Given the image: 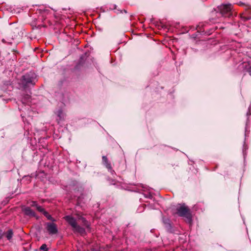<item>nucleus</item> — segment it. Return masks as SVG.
Wrapping results in <instances>:
<instances>
[{
	"label": "nucleus",
	"instance_id": "12",
	"mask_svg": "<svg viewBox=\"0 0 251 251\" xmlns=\"http://www.w3.org/2000/svg\"><path fill=\"white\" fill-rule=\"evenodd\" d=\"M30 205L32 207H37V206L38 205L37 203V202L36 201H31L30 203Z\"/></svg>",
	"mask_w": 251,
	"mask_h": 251
},
{
	"label": "nucleus",
	"instance_id": "7",
	"mask_svg": "<svg viewBox=\"0 0 251 251\" xmlns=\"http://www.w3.org/2000/svg\"><path fill=\"white\" fill-rule=\"evenodd\" d=\"M102 161L105 166H106V167L110 171L111 173H112V172H114V171L112 170L111 164L108 162V159L106 156H102Z\"/></svg>",
	"mask_w": 251,
	"mask_h": 251
},
{
	"label": "nucleus",
	"instance_id": "4",
	"mask_svg": "<svg viewBox=\"0 0 251 251\" xmlns=\"http://www.w3.org/2000/svg\"><path fill=\"white\" fill-rule=\"evenodd\" d=\"M46 228L50 234H55L58 232L56 225L53 223H47Z\"/></svg>",
	"mask_w": 251,
	"mask_h": 251
},
{
	"label": "nucleus",
	"instance_id": "1",
	"mask_svg": "<svg viewBox=\"0 0 251 251\" xmlns=\"http://www.w3.org/2000/svg\"><path fill=\"white\" fill-rule=\"evenodd\" d=\"M65 220L71 226L74 232L83 234L85 232L84 228L77 225L75 219L71 216H67L64 217Z\"/></svg>",
	"mask_w": 251,
	"mask_h": 251
},
{
	"label": "nucleus",
	"instance_id": "9",
	"mask_svg": "<svg viewBox=\"0 0 251 251\" xmlns=\"http://www.w3.org/2000/svg\"><path fill=\"white\" fill-rule=\"evenodd\" d=\"M44 215L48 219L52 222H55V220L46 211H44Z\"/></svg>",
	"mask_w": 251,
	"mask_h": 251
},
{
	"label": "nucleus",
	"instance_id": "5",
	"mask_svg": "<svg viewBox=\"0 0 251 251\" xmlns=\"http://www.w3.org/2000/svg\"><path fill=\"white\" fill-rule=\"evenodd\" d=\"M31 76H30L29 75L26 74L25 75L23 76V82L25 84H28L29 83H33L34 81L33 76L34 75V74L31 75Z\"/></svg>",
	"mask_w": 251,
	"mask_h": 251
},
{
	"label": "nucleus",
	"instance_id": "6",
	"mask_svg": "<svg viewBox=\"0 0 251 251\" xmlns=\"http://www.w3.org/2000/svg\"><path fill=\"white\" fill-rule=\"evenodd\" d=\"M22 210L24 213L30 217H36V214L30 207H23Z\"/></svg>",
	"mask_w": 251,
	"mask_h": 251
},
{
	"label": "nucleus",
	"instance_id": "13",
	"mask_svg": "<svg viewBox=\"0 0 251 251\" xmlns=\"http://www.w3.org/2000/svg\"><path fill=\"white\" fill-rule=\"evenodd\" d=\"M40 249L44 251H48V248L46 244H43L40 247Z\"/></svg>",
	"mask_w": 251,
	"mask_h": 251
},
{
	"label": "nucleus",
	"instance_id": "14",
	"mask_svg": "<svg viewBox=\"0 0 251 251\" xmlns=\"http://www.w3.org/2000/svg\"><path fill=\"white\" fill-rule=\"evenodd\" d=\"M3 236V233L1 230H0V240L2 238Z\"/></svg>",
	"mask_w": 251,
	"mask_h": 251
},
{
	"label": "nucleus",
	"instance_id": "10",
	"mask_svg": "<svg viewBox=\"0 0 251 251\" xmlns=\"http://www.w3.org/2000/svg\"><path fill=\"white\" fill-rule=\"evenodd\" d=\"M13 231L11 229H9L7 231L6 237L8 240H10L13 237Z\"/></svg>",
	"mask_w": 251,
	"mask_h": 251
},
{
	"label": "nucleus",
	"instance_id": "11",
	"mask_svg": "<svg viewBox=\"0 0 251 251\" xmlns=\"http://www.w3.org/2000/svg\"><path fill=\"white\" fill-rule=\"evenodd\" d=\"M36 209L38 211L42 212L43 214L44 211H46L42 206L39 205L37 206Z\"/></svg>",
	"mask_w": 251,
	"mask_h": 251
},
{
	"label": "nucleus",
	"instance_id": "3",
	"mask_svg": "<svg viewBox=\"0 0 251 251\" xmlns=\"http://www.w3.org/2000/svg\"><path fill=\"white\" fill-rule=\"evenodd\" d=\"M177 214L181 217L186 218L189 222L191 221L192 217L190 210L185 205H180V207L177 208Z\"/></svg>",
	"mask_w": 251,
	"mask_h": 251
},
{
	"label": "nucleus",
	"instance_id": "8",
	"mask_svg": "<svg viewBox=\"0 0 251 251\" xmlns=\"http://www.w3.org/2000/svg\"><path fill=\"white\" fill-rule=\"evenodd\" d=\"M251 12V10H250V9L249 8L248 9H247L246 11V12L245 13H243L241 15V18L242 19H245V20H250V19H251V15H249V16H246V15L247 14H250Z\"/></svg>",
	"mask_w": 251,
	"mask_h": 251
},
{
	"label": "nucleus",
	"instance_id": "2",
	"mask_svg": "<svg viewBox=\"0 0 251 251\" xmlns=\"http://www.w3.org/2000/svg\"><path fill=\"white\" fill-rule=\"evenodd\" d=\"M221 14L224 17H229L231 15L232 6L231 4H222L218 7Z\"/></svg>",
	"mask_w": 251,
	"mask_h": 251
}]
</instances>
